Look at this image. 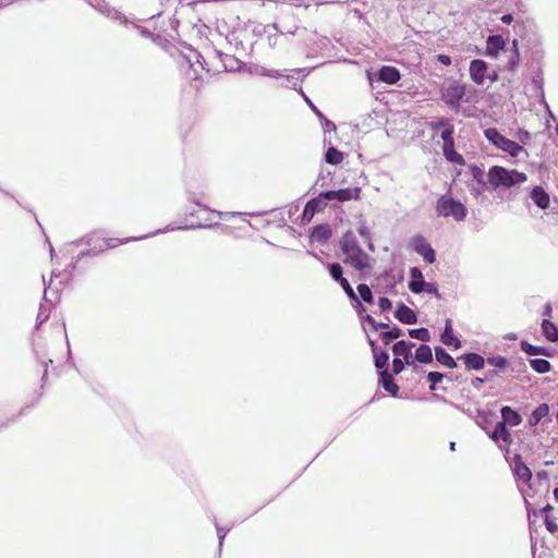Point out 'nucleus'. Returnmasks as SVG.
Masks as SVG:
<instances>
[{"mask_svg":"<svg viewBox=\"0 0 558 558\" xmlns=\"http://www.w3.org/2000/svg\"><path fill=\"white\" fill-rule=\"evenodd\" d=\"M325 159L330 165H338L342 161L343 154L335 147H330L325 155Z\"/></svg>","mask_w":558,"mask_h":558,"instance_id":"34","label":"nucleus"},{"mask_svg":"<svg viewBox=\"0 0 558 558\" xmlns=\"http://www.w3.org/2000/svg\"><path fill=\"white\" fill-rule=\"evenodd\" d=\"M487 363L497 367L505 368L507 366V360L504 356H492L487 359Z\"/></svg>","mask_w":558,"mask_h":558,"instance_id":"44","label":"nucleus"},{"mask_svg":"<svg viewBox=\"0 0 558 558\" xmlns=\"http://www.w3.org/2000/svg\"><path fill=\"white\" fill-rule=\"evenodd\" d=\"M435 356H436L437 362H439L440 364H442L449 368L457 367V362L442 347L435 348Z\"/></svg>","mask_w":558,"mask_h":558,"instance_id":"25","label":"nucleus"},{"mask_svg":"<svg viewBox=\"0 0 558 558\" xmlns=\"http://www.w3.org/2000/svg\"><path fill=\"white\" fill-rule=\"evenodd\" d=\"M361 319L366 322L373 330L377 331L379 329H387L389 327L388 323H377L371 315L366 314L361 316Z\"/></svg>","mask_w":558,"mask_h":558,"instance_id":"38","label":"nucleus"},{"mask_svg":"<svg viewBox=\"0 0 558 558\" xmlns=\"http://www.w3.org/2000/svg\"><path fill=\"white\" fill-rule=\"evenodd\" d=\"M450 125L451 124L449 123V120L446 119V118H440L437 121L430 123V126H432L433 130H438V129H441V128L447 129Z\"/></svg>","mask_w":558,"mask_h":558,"instance_id":"49","label":"nucleus"},{"mask_svg":"<svg viewBox=\"0 0 558 558\" xmlns=\"http://www.w3.org/2000/svg\"><path fill=\"white\" fill-rule=\"evenodd\" d=\"M436 211L438 216L446 218H453L456 221H462L466 217V208L460 202L450 195H442L438 198L436 204Z\"/></svg>","mask_w":558,"mask_h":558,"instance_id":"4","label":"nucleus"},{"mask_svg":"<svg viewBox=\"0 0 558 558\" xmlns=\"http://www.w3.org/2000/svg\"><path fill=\"white\" fill-rule=\"evenodd\" d=\"M342 289L344 290L345 294L348 295V298L352 301V300H356V293L354 292L353 288L351 287V284L349 283V281L347 279H344V281L340 282L339 283Z\"/></svg>","mask_w":558,"mask_h":558,"instance_id":"45","label":"nucleus"},{"mask_svg":"<svg viewBox=\"0 0 558 558\" xmlns=\"http://www.w3.org/2000/svg\"><path fill=\"white\" fill-rule=\"evenodd\" d=\"M530 197L538 208H548L550 203L549 194L542 186L533 187Z\"/></svg>","mask_w":558,"mask_h":558,"instance_id":"16","label":"nucleus"},{"mask_svg":"<svg viewBox=\"0 0 558 558\" xmlns=\"http://www.w3.org/2000/svg\"><path fill=\"white\" fill-rule=\"evenodd\" d=\"M44 367H45V371H44V375H43V379L46 377L47 375V372H48V365L52 363V360L51 359H48V360H44L41 361Z\"/></svg>","mask_w":558,"mask_h":558,"instance_id":"59","label":"nucleus"},{"mask_svg":"<svg viewBox=\"0 0 558 558\" xmlns=\"http://www.w3.org/2000/svg\"><path fill=\"white\" fill-rule=\"evenodd\" d=\"M396 318L403 324H415L417 320L416 314L413 310L404 304H400L395 312Z\"/></svg>","mask_w":558,"mask_h":558,"instance_id":"18","label":"nucleus"},{"mask_svg":"<svg viewBox=\"0 0 558 558\" xmlns=\"http://www.w3.org/2000/svg\"><path fill=\"white\" fill-rule=\"evenodd\" d=\"M412 247L413 250L420 254L424 260L428 264H433L436 260V254L435 251L432 248V246L427 243L424 236L422 235H415L412 239Z\"/></svg>","mask_w":558,"mask_h":558,"instance_id":"8","label":"nucleus"},{"mask_svg":"<svg viewBox=\"0 0 558 558\" xmlns=\"http://www.w3.org/2000/svg\"><path fill=\"white\" fill-rule=\"evenodd\" d=\"M359 233L366 240L369 241L371 232L365 222L359 226Z\"/></svg>","mask_w":558,"mask_h":558,"instance_id":"51","label":"nucleus"},{"mask_svg":"<svg viewBox=\"0 0 558 558\" xmlns=\"http://www.w3.org/2000/svg\"><path fill=\"white\" fill-rule=\"evenodd\" d=\"M409 335L411 338L421 340L423 342H427L430 339V333L427 328H416V329H410Z\"/></svg>","mask_w":558,"mask_h":558,"instance_id":"35","label":"nucleus"},{"mask_svg":"<svg viewBox=\"0 0 558 558\" xmlns=\"http://www.w3.org/2000/svg\"><path fill=\"white\" fill-rule=\"evenodd\" d=\"M463 360L466 369H482L485 364V360L477 353H465L461 357Z\"/></svg>","mask_w":558,"mask_h":558,"instance_id":"19","label":"nucleus"},{"mask_svg":"<svg viewBox=\"0 0 558 558\" xmlns=\"http://www.w3.org/2000/svg\"><path fill=\"white\" fill-rule=\"evenodd\" d=\"M505 46L506 44L501 36H489L486 41V54L493 58H497L499 52L505 50Z\"/></svg>","mask_w":558,"mask_h":558,"instance_id":"15","label":"nucleus"},{"mask_svg":"<svg viewBox=\"0 0 558 558\" xmlns=\"http://www.w3.org/2000/svg\"><path fill=\"white\" fill-rule=\"evenodd\" d=\"M444 378V374L439 372H429L427 374V380L430 381L429 390H436V384L440 383Z\"/></svg>","mask_w":558,"mask_h":558,"instance_id":"41","label":"nucleus"},{"mask_svg":"<svg viewBox=\"0 0 558 558\" xmlns=\"http://www.w3.org/2000/svg\"><path fill=\"white\" fill-rule=\"evenodd\" d=\"M340 247L344 254L343 263L352 266L355 270L365 271L372 268L373 258L359 245L353 232L348 231L340 240Z\"/></svg>","mask_w":558,"mask_h":558,"instance_id":"1","label":"nucleus"},{"mask_svg":"<svg viewBox=\"0 0 558 558\" xmlns=\"http://www.w3.org/2000/svg\"><path fill=\"white\" fill-rule=\"evenodd\" d=\"M360 187L354 189H340L337 191H327L325 193H322L320 196H323L325 199L331 201L337 199L340 202L349 201V199H356L359 198L360 194Z\"/></svg>","mask_w":558,"mask_h":558,"instance_id":"9","label":"nucleus"},{"mask_svg":"<svg viewBox=\"0 0 558 558\" xmlns=\"http://www.w3.org/2000/svg\"><path fill=\"white\" fill-rule=\"evenodd\" d=\"M405 361L403 362L399 357H395L392 361V372L393 374L398 375L400 374L404 368Z\"/></svg>","mask_w":558,"mask_h":558,"instance_id":"48","label":"nucleus"},{"mask_svg":"<svg viewBox=\"0 0 558 558\" xmlns=\"http://www.w3.org/2000/svg\"><path fill=\"white\" fill-rule=\"evenodd\" d=\"M485 137L496 147L500 148L501 150L508 153L509 155L517 157L520 153L524 151L523 147L515 143L514 141H511L509 138H506L504 135H501L497 129L489 128L485 130Z\"/></svg>","mask_w":558,"mask_h":558,"instance_id":"5","label":"nucleus"},{"mask_svg":"<svg viewBox=\"0 0 558 558\" xmlns=\"http://www.w3.org/2000/svg\"><path fill=\"white\" fill-rule=\"evenodd\" d=\"M331 236V229L328 225L316 226L311 234L313 241L318 243H326Z\"/></svg>","mask_w":558,"mask_h":558,"instance_id":"23","label":"nucleus"},{"mask_svg":"<svg viewBox=\"0 0 558 558\" xmlns=\"http://www.w3.org/2000/svg\"><path fill=\"white\" fill-rule=\"evenodd\" d=\"M50 308L45 304H40L38 315H37V325L39 327L49 318Z\"/></svg>","mask_w":558,"mask_h":558,"instance_id":"40","label":"nucleus"},{"mask_svg":"<svg viewBox=\"0 0 558 558\" xmlns=\"http://www.w3.org/2000/svg\"><path fill=\"white\" fill-rule=\"evenodd\" d=\"M519 61H520V53H519V49H518V40L514 39L512 41V48L509 51L508 62H507L506 68L509 71L513 72L517 69Z\"/></svg>","mask_w":558,"mask_h":558,"instance_id":"27","label":"nucleus"},{"mask_svg":"<svg viewBox=\"0 0 558 558\" xmlns=\"http://www.w3.org/2000/svg\"><path fill=\"white\" fill-rule=\"evenodd\" d=\"M413 347H415V343L400 340L392 345V352L396 357L403 356L408 365H413V361L410 360L412 357L411 350Z\"/></svg>","mask_w":558,"mask_h":558,"instance_id":"11","label":"nucleus"},{"mask_svg":"<svg viewBox=\"0 0 558 558\" xmlns=\"http://www.w3.org/2000/svg\"><path fill=\"white\" fill-rule=\"evenodd\" d=\"M531 367L539 374H545L550 371V363L545 359H534L530 361Z\"/></svg>","mask_w":558,"mask_h":558,"instance_id":"33","label":"nucleus"},{"mask_svg":"<svg viewBox=\"0 0 558 558\" xmlns=\"http://www.w3.org/2000/svg\"><path fill=\"white\" fill-rule=\"evenodd\" d=\"M357 292L360 294V298L366 302V303H373L374 302V298H373V293L369 289V287L365 283H360L357 286Z\"/></svg>","mask_w":558,"mask_h":558,"instance_id":"37","label":"nucleus"},{"mask_svg":"<svg viewBox=\"0 0 558 558\" xmlns=\"http://www.w3.org/2000/svg\"><path fill=\"white\" fill-rule=\"evenodd\" d=\"M189 198L195 203L199 209L196 213H192L191 216L197 217V221L191 222V225L183 227L182 229H197V228H211L218 225V221H214L211 216H216L218 219H226L228 217L241 216L242 213H230V211H218L213 210L208 207L202 206L199 199L194 193H190Z\"/></svg>","mask_w":558,"mask_h":558,"instance_id":"3","label":"nucleus"},{"mask_svg":"<svg viewBox=\"0 0 558 558\" xmlns=\"http://www.w3.org/2000/svg\"><path fill=\"white\" fill-rule=\"evenodd\" d=\"M444 154L450 161H456L459 163H462L463 161L462 156L453 149V146H444Z\"/></svg>","mask_w":558,"mask_h":558,"instance_id":"39","label":"nucleus"},{"mask_svg":"<svg viewBox=\"0 0 558 558\" xmlns=\"http://www.w3.org/2000/svg\"><path fill=\"white\" fill-rule=\"evenodd\" d=\"M423 292H426L428 294H433L435 295L438 300H440L442 296L441 294L439 293L438 291V287L436 283L434 282H427L425 288H424V291Z\"/></svg>","mask_w":558,"mask_h":558,"instance_id":"46","label":"nucleus"},{"mask_svg":"<svg viewBox=\"0 0 558 558\" xmlns=\"http://www.w3.org/2000/svg\"><path fill=\"white\" fill-rule=\"evenodd\" d=\"M513 473L519 480L523 481L524 483H529L532 480L531 470L523 462L522 457L518 453L514 454L513 457Z\"/></svg>","mask_w":558,"mask_h":558,"instance_id":"13","label":"nucleus"},{"mask_svg":"<svg viewBox=\"0 0 558 558\" xmlns=\"http://www.w3.org/2000/svg\"><path fill=\"white\" fill-rule=\"evenodd\" d=\"M465 95V85L458 81H450L444 84L441 88V99L451 109L458 111L460 108V101Z\"/></svg>","mask_w":558,"mask_h":558,"instance_id":"6","label":"nucleus"},{"mask_svg":"<svg viewBox=\"0 0 558 558\" xmlns=\"http://www.w3.org/2000/svg\"><path fill=\"white\" fill-rule=\"evenodd\" d=\"M324 121H325V125H326V128H327L328 130H330V129H331V130H335V129H336L335 124H333L331 121H329V120H327V119H325Z\"/></svg>","mask_w":558,"mask_h":558,"instance_id":"63","label":"nucleus"},{"mask_svg":"<svg viewBox=\"0 0 558 558\" xmlns=\"http://www.w3.org/2000/svg\"><path fill=\"white\" fill-rule=\"evenodd\" d=\"M86 244L90 247L89 250H87L86 252H81L76 257L75 259L69 265V268H71V270H74L76 268V265L78 263V260L83 257V256H86V255H89V256H96L98 255L99 253L108 250L109 247H111L112 245L110 244L109 240L94 233L92 235H89L87 238V241H86Z\"/></svg>","mask_w":558,"mask_h":558,"instance_id":"7","label":"nucleus"},{"mask_svg":"<svg viewBox=\"0 0 558 558\" xmlns=\"http://www.w3.org/2000/svg\"><path fill=\"white\" fill-rule=\"evenodd\" d=\"M437 59L444 65H450L451 64V58L449 56H447V54H438Z\"/></svg>","mask_w":558,"mask_h":558,"instance_id":"55","label":"nucleus"},{"mask_svg":"<svg viewBox=\"0 0 558 558\" xmlns=\"http://www.w3.org/2000/svg\"><path fill=\"white\" fill-rule=\"evenodd\" d=\"M353 302L356 303V305H354L357 314L361 316L362 313H364L366 310L364 307V305L361 303V301L359 300V298L356 296V300H352Z\"/></svg>","mask_w":558,"mask_h":558,"instance_id":"56","label":"nucleus"},{"mask_svg":"<svg viewBox=\"0 0 558 558\" xmlns=\"http://www.w3.org/2000/svg\"><path fill=\"white\" fill-rule=\"evenodd\" d=\"M470 76L476 84H483L485 74L487 71V64L485 61L475 59L470 63Z\"/></svg>","mask_w":558,"mask_h":558,"instance_id":"12","label":"nucleus"},{"mask_svg":"<svg viewBox=\"0 0 558 558\" xmlns=\"http://www.w3.org/2000/svg\"><path fill=\"white\" fill-rule=\"evenodd\" d=\"M373 356H374V365L378 369V372L387 371V365H388V361H389L388 352L386 350L380 349V350L374 352Z\"/></svg>","mask_w":558,"mask_h":558,"instance_id":"28","label":"nucleus"},{"mask_svg":"<svg viewBox=\"0 0 558 558\" xmlns=\"http://www.w3.org/2000/svg\"><path fill=\"white\" fill-rule=\"evenodd\" d=\"M527 177H472L468 181V186L474 195H480L484 191H497L498 189H508L518 183L524 182Z\"/></svg>","mask_w":558,"mask_h":558,"instance_id":"2","label":"nucleus"},{"mask_svg":"<svg viewBox=\"0 0 558 558\" xmlns=\"http://www.w3.org/2000/svg\"><path fill=\"white\" fill-rule=\"evenodd\" d=\"M521 349L527 355H549V352L545 348L533 345L526 341L521 342Z\"/></svg>","mask_w":558,"mask_h":558,"instance_id":"31","label":"nucleus"},{"mask_svg":"<svg viewBox=\"0 0 558 558\" xmlns=\"http://www.w3.org/2000/svg\"><path fill=\"white\" fill-rule=\"evenodd\" d=\"M550 314H551V305L549 303H547L544 306L543 315L544 316H550Z\"/></svg>","mask_w":558,"mask_h":558,"instance_id":"62","label":"nucleus"},{"mask_svg":"<svg viewBox=\"0 0 558 558\" xmlns=\"http://www.w3.org/2000/svg\"><path fill=\"white\" fill-rule=\"evenodd\" d=\"M487 174L495 175V174H521V173L518 172L517 170L507 171L505 168H501V167H492L488 170Z\"/></svg>","mask_w":558,"mask_h":558,"instance_id":"47","label":"nucleus"},{"mask_svg":"<svg viewBox=\"0 0 558 558\" xmlns=\"http://www.w3.org/2000/svg\"><path fill=\"white\" fill-rule=\"evenodd\" d=\"M379 385L392 397H398L399 386L396 384L393 376L388 371L378 372Z\"/></svg>","mask_w":558,"mask_h":558,"instance_id":"14","label":"nucleus"},{"mask_svg":"<svg viewBox=\"0 0 558 558\" xmlns=\"http://www.w3.org/2000/svg\"><path fill=\"white\" fill-rule=\"evenodd\" d=\"M368 343H369V347H371L373 353L380 350L373 339L368 338Z\"/></svg>","mask_w":558,"mask_h":558,"instance_id":"61","label":"nucleus"},{"mask_svg":"<svg viewBox=\"0 0 558 558\" xmlns=\"http://www.w3.org/2000/svg\"><path fill=\"white\" fill-rule=\"evenodd\" d=\"M553 510V507L547 505L541 511L545 513V517L548 515V512Z\"/></svg>","mask_w":558,"mask_h":558,"instance_id":"64","label":"nucleus"},{"mask_svg":"<svg viewBox=\"0 0 558 558\" xmlns=\"http://www.w3.org/2000/svg\"><path fill=\"white\" fill-rule=\"evenodd\" d=\"M328 269H329L330 276L332 277V279L335 281H337L338 283L344 281L345 278L343 277V271H342V267L340 264H338V263L329 264Z\"/></svg>","mask_w":558,"mask_h":558,"instance_id":"36","label":"nucleus"},{"mask_svg":"<svg viewBox=\"0 0 558 558\" xmlns=\"http://www.w3.org/2000/svg\"><path fill=\"white\" fill-rule=\"evenodd\" d=\"M488 436L494 441L501 439L506 445H510L512 441L511 434L507 429L505 422H498L495 426V429L492 433H488Z\"/></svg>","mask_w":558,"mask_h":558,"instance_id":"17","label":"nucleus"},{"mask_svg":"<svg viewBox=\"0 0 558 558\" xmlns=\"http://www.w3.org/2000/svg\"><path fill=\"white\" fill-rule=\"evenodd\" d=\"M378 306L381 312H387L391 310L392 303L388 298L383 296L378 300Z\"/></svg>","mask_w":558,"mask_h":558,"instance_id":"50","label":"nucleus"},{"mask_svg":"<svg viewBox=\"0 0 558 558\" xmlns=\"http://www.w3.org/2000/svg\"><path fill=\"white\" fill-rule=\"evenodd\" d=\"M536 478H537L538 481H545V482H547V481H548V478H549V476H548V473H547L546 471H538V472L536 473Z\"/></svg>","mask_w":558,"mask_h":558,"instance_id":"57","label":"nucleus"},{"mask_svg":"<svg viewBox=\"0 0 558 558\" xmlns=\"http://www.w3.org/2000/svg\"><path fill=\"white\" fill-rule=\"evenodd\" d=\"M426 281H424V279H417V280H411L409 282V289L415 293V294H418L421 292L424 291V288L426 286Z\"/></svg>","mask_w":558,"mask_h":558,"instance_id":"42","label":"nucleus"},{"mask_svg":"<svg viewBox=\"0 0 558 558\" xmlns=\"http://www.w3.org/2000/svg\"><path fill=\"white\" fill-rule=\"evenodd\" d=\"M440 340L446 345H453L456 349L461 347V341L453 336L451 319L446 320L444 332L440 336Z\"/></svg>","mask_w":558,"mask_h":558,"instance_id":"20","label":"nucleus"},{"mask_svg":"<svg viewBox=\"0 0 558 558\" xmlns=\"http://www.w3.org/2000/svg\"><path fill=\"white\" fill-rule=\"evenodd\" d=\"M401 278L402 277L397 278L395 270L392 268L386 270L384 274L376 278L378 286L384 288L379 292L393 291L397 283L401 280Z\"/></svg>","mask_w":558,"mask_h":558,"instance_id":"10","label":"nucleus"},{"mask_svg":"<svg viewBox=\"0 0 558 558\" xmlns=\"http://www.w3.org/2000/svg\"><path fill=\"white\" fill-rule=\"evenodd\" d=\"M545 525L550 533L558 531V525L553 520H550L548 515L545 517Z\"/></svg>","mask_w":558,"mask_h":558,"instance_id":"52","label":"nucleus"},{"mask_svg":"<svg viewBox=\"0 0 558 558\" xmlns=\"http://www.w3.org/2000/svg\"><path fill=\"white\" fill-rule=\"evenodd\" d=\"M325 202L319 198H313L305 205L303 210V220L310 221L315 213L320 211L325 208Z\"/></svg>","mask_w":558,"mask_h":558,"instance_id":"21","label":"nucleus"},{"mask_svg":"<svg viewBox=\"0 0 558 558\" xmlns=\"http://www.w3.org/2000/svg\"><path fill=\"white\" fill-rule=\"evenodd\" d=\"M453 126L450 125L445 129L441 133V140L444 141V146H453Z\"/></svg>","mask_w":558,"mask_h":558,"instance_id":"43","label":"nucleus"},{"mask_svg":"<svg viewBox=\"0 0 558 558\" xmlns=\"http://www.w3.org/2000/svg\"><path fill=\"white\" fill-rule=\"evenodd\" d=\"M216 527H217V534H218V538H219V548L222 547L223 545V539L228 533L227 530H223L221 526H219L218 524H216Z\"/></svg>","mask_w":558,"mask_h":558,"instance_id":"53","label":"nucleus"},{"mask_svg":"<svg viewBox=\"0 0 558 558\" xmlns=\"http://www.w3.org/2000/svg\"><path fill=\"white\" fill-rule=\"evenodd\" d=\"M501 422H505V425L508 424L512 427L518 426L522 422L521 415L508 405L501 408Z\"/></svg>","mask_w":558,"mask_h":558,"instance_id":"24","label":"nucleus"},{"mask_svg":"<svg viewBox=\"0 0 558 558\" xmlns=\"http://www.w3.org/2000/svg\"><path fill=\"white\" fill-rule=\"evenodd\" d=\"M542 330L547 340L553 342L558 340V329L551 322L544 319L542 322Z\"/></svg>","mask_w":558,"mask_h":558,"instance_id":"30","label":"nucleus"},{"mask_svg":"<svg viewBox=\"0 0 558 558\" xmlns=\"http://www.w3.org/2000/svg\"><path fill=\"white\" fill-rule=\"evenodd\" d=\"M485 381V379L481 378V377H476L472 380V386L476 389H478L481 387V385Z\"/></svg>","mask_w":558,"mask_h":558,"instance_id":"58","label":"nucleus"},{"mask_svg":"<svg viewBox=\"0 0 558 558\" xmlns=\"http://www.w3.org/2000/svg\"><path fill=\"white\" fill-rule=\"evenodd\" d=\"M379 80L387 84H395L400 78V73L395 66H383L378 73Z\"/></svg>","mask_w":558,"mask_h":558,"instance_id":"22","label":"nucleus"},{"mask_svg":"<svg viewBox=\"0 0 558 558\" xmlns=\"http://www.w3.org/2000/svg\"><path fill=\"white\" fill-rule=\"evenodd\" d=\"M402 333H403L402 330L399 327L395 326L391 330L381 331L379 333V337L383 340V342L387 345L392 340L400 338L402 336Z\"/></svg>","mask_w":558,"mask_h":558,"instance_id":"32","label":"nucleus"},{"mask_svg":"<svg viewBox=\"0 0 558 558\" xmlns=\"http://www.w3.org/2000/svg\"><path fill=\"white\" fill-rule=\"evenodd\" d=\"M549 413V407L546 403L539 404L531 414L530 424H538Z\"/></svg>","mask_w":558,"mask_h":558,"instance_id":"29","label":"nucleus"},{"mask_svg":"<svg viewBox=\"0 0 558 558\" xmlns=\"http://www.w3.org/2000/svg\"><path fill=\"white\" fill-rule=\"evenodd\" d=\"M415 360L424 364L432 363L433 352L430 347L427 344H421L415 351Z\"/></svg>","mask_w":558,"mask_h":558,"instance_id":"26","label":"nucleus"},{"mask_svg":"<svg viewBox=\"0 0 558 558\" xmlns=\"http://www.w3.org/2000/svg\"><path fill=\"white\" fill-rule=\"evenodd\" d=\"M501 22L505 24H510L513 21V17L511 14H505L501 16Z\"/></svg>","mask_w":558,"mask_h":558,"instance_id":"60","label":"nucleus"},{"mask_svg":"<svg viewBox=\"0 0 558 558\" xmlns=\"http://www.w3.org/2000/svg\"><path fill=\"white\" fill-rule=\"evenodd\" d=\"M412 280L423 279V274L417 267H413L410 270Z\"/></svg>","mask_w":558,"mask_h":558,"instance_id":"54","label":"nucleus"}]
</instances>
